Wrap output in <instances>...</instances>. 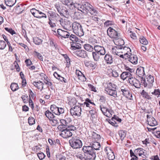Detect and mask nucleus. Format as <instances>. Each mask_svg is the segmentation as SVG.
<instances>
[{"label": "nucleus", "instance_id": "1", "mask_svg": "<svg viewBox=\"0 0 160 160\" xmlns=\"http://www.w3.org/2000/svg\"><path fill=\"white\" fill-rule=\"evenodd\" d=\"M61 2L63 4L67 5L71 10L77 8L82 13H85V11H88L92 15H95L96 13V10L93 8V6L86 2H83L82 5L79 3L74 2L72 0H61Z\"/></svg>", "mask_w": 160, "mask_h": 160}, {"label": "nucleus", "instance_id": "2", "mask_svg": "<svg viewBox=\"0 0 160 160\" xmlns=\"http://www.w3.org/2000/svg\"><path fill=\"white\" fill-rule=\"evenodd\" d=\"M56 26L55 23H52L51 21V30L52 33L55 35H59L62 38H68L70 35L69 33L67 31L63 30L61 29H57V32L56 31L57 28H56Z\"/></svg>", "mask_w": 160, "mask_h": 160}, {"label": "nucleus", "instance_id": "3", "mask_svg": "<svg viewBox=\"0 0 160 160\" xmlns=\"http://www.w3.org/2000/svg\"><path fill=\"white\" fill-rule=\"evenodd\" d=\"M76 130V128L73 125H70L66 127V129L62 132L59 133V135L63 138H67L71 137L73 132Z\"/></svg>", "mask_w": 160, "mask_h": 160}, {"label": "nucleus", "instance_id": "4", "mask_svg": "<svg viewBox=\"0 0 160 160\" xmlns=\"http://www.w3.org/2000/svg\"><path fill=\"white\" fill-rule=\"evenodd\" d=\"M70 146L74 149H78L81 148L82 146V142L79 137H72L69 140Z\"/></svg>", "mask_w": 160, "mask_h": 160}, {"label": "nucleus", "instance_id": "5", "mask_svg": "<svg viewBox=\"0 0 160 160\" xmlns=\"http://www.w3.org/2000/svg\"><path fill=\"white\" fill-rule=\"evenodd\" d=\"M72 28L74 32L77 35L80 37L84 35V32L80 24L76 22H74L72 24Z\"/></svg>", "mask_w": 160, "mask_h": 160}, {"label": "nucleus", "instance_id": "6", "mask_svg": "<svg viewBox=\"0 0 160 160\" xmlns=\"http://www.w3.org/2000/svg\"><path fill=\"white\" fill-rule=\"evenodd\" d=\"M54 6L61 16H64L66 18H68L69 16V12L67 9L65 8L61 9V8L59 4H55Z\"/></svg>", "mask_w": 160, "mask_h": 160}, {"label": "nucleus", "instance_id": "7", "mask_svg": "<svg viewBox=\"0 0 160 160\" xmlns=\"http://www.w3.org/2000/svg\"><path fill=\"white\" fill-rule=\"evenodd\" d=\"M108 35L111 38L118 39L120 37V34L111 27H109L107 30Z\"/></svg>", "mask_w": 160, "mask_h": 160}, {"label": "nucleus", "instance_id": "8", "mask_svg": "<svg viewBox=\"0 0 160 160\" xmlns=\"http://www.w3.org/2000/svg\"><path fill=\"white\" fill-rule=\"evenodd\" d=\"M154 79L153 77L151 75H149L147 77L146 80L144 78L143 79L141 80V82L142 83V85L145 87L148 86L149 87H151L154 82Z\"/></svg>", "mask_w": 160, "mask_h": 160}, {"label": "nucleus", "instance_id": "9", "mask_svg": "<svg viewBox=\"0 0 160 160\" xmlns=\"http://www.w3.org/2000/svg\"><path fill=\"white\" fill-rule=\"evenodd\" d=\"M70 111L72 116H80L82 111L81 107L79 105H76L73 108H71Z\"/></svg>", "mask_w": 160, "mask_h": 160}, {"label": "nucleus", "instance_id": "10", "mask_svg": "<svg viewBox=\"0 0 160 160\" xmlns=\"http://www.w3.org/2000/svg\"><path fill=\"white\" fill-rule=\"evenodd\" d=\"M30 12L35 17L38 18H41L46 17V14L42 12L35 8H33L31 10Z\"/></svg>", "mask_w": 160, "mask_h": 160}, {"label": "nucleus", "instance_id": "11", "mask_svg": "<svg viewBox=\"0 0 160 160\" xmlns=\"http://www.w3.org/2000/svg\"><path fill=\"white\" fill-rule=\"evenodd\" d=\"M105 152L109 160H113L115 158L113 151L109 147H106L104 149Z\"/></svg>", "mask_w": 160, "mask_h": 160}, {"label": "nucleus", "instance_id": "12", "mask_svg": "<svg viewBox=\"0 0 160 160\" xmlns=\"http://www.w3.org/2000/svg\"><path fill=\"white\" fill-rule=\"evenodd\" d=\"M128 81L130 84L134 86L135 88H140L141 84L138 79L132 77L128 78Z\"/></svg>", "mask_w": 160, "mask_h": 160}, {"label": "nucleus", "instance_id": "13", "mask_svg": "<svg viewBox=\"0 0 160 160\" xmlns=\"http://www.w3.org/2000/svg\"><path fill=\"white\" fill-rule=\"evenodd\" d=\"M147 122L148 124L151 126H155L158 125V123L156 119L150 115H147Z\"/></svg>", "mask_w": 160, "mask_h": 160}, {"label": "nucleus", "instance_id": "14", "mask_svg": "<svg viewBox=\"0 0 160 160\" xmlns=\"http://www.w3.org/2000/svg\"><path fill=\"white\" fill-rule=\"evenodd\" d=\"M121 91L122 92V94L127 98L130 99L132 100V95L130 93V91L127 88H125L122 87L121 89Z\"/></svg>", "mask_w": 160, "mask_h": 160}, {"label": "nucleus", "instance_id": "15", "mask_svg": "<svg viewBox=\"0 0 160 160\" xmlns=\"http://www.w3.org/2000/svg\"><path fill=\"white\" fill-rule=\"evenodd\" d=\"M136 74L141 78L142 80L144 78L143 77L145 75L144 68L142 67L138 68L136 71Z\"/></svg>", "mask_w": 160, "mask_h": 160}, {"label": "nucleus", "instance_id": "16", "mask_svg": "<svg viewBox=\"0 0 160 160\" xmlns=\"http://www.w3.org/2000/svg\"><path fill=\"white\" fill-rule=\"evenodd\" d=\"M100 108L101 111L104 115L108 117H111V111L109 110L106 107H102L101 105L100 106Z\"/></svg>", "mask_w": 160, "mask_h": 160}, {"label": "nucleus", "instance_id": "17", "mask_svg": "<svg viewBox=\"0 0 160 160\" xmlns=\"http://www.w3.org/2000/svg\"><path fill=\"white\" fill-rule=\"evenodd\" d=\"M129 58V61L132 63L134 64H136L138 63V58L137 56L134 54H131L130 55H128V56H127Z\"/></svg>", "mask_w": 160, "mask_h": 160}, {"label": "nucleus", "instance_id": "18", "mask_svg": "<svg viewBox=\"0 0 160 160\" xmlns=\"http://www.w3.org/2000/svg\"><path fill=\"white\" fill-rule=\"evenodd\" d=\"M82 150L84 152V155L85 156H86V155H87L88 154L94 151L92 147L90 146L89 145L84 146L82 148Z\"/></svg>", "mask_w": 160, "mask_h": 160}, {"label": "nucleus", "instance_id": "19", "mask_svg": "<svg viewBox=\"0 0 160 160\" xmlns=\"http://www.w3.org/2000/svg\"><path fill=\"white\" fill-rule=\"evenodd\" d=\"M90 146L92 147V149L95 151V150H98L101 147L100 143L99 142L92 141V142H90Z\"/></svg>", "mask_w": 160, "mask_h": 160}, {"label": "nucleus", "instance_id": "20", "mask_svg": "<svg viewBox=\"0 0 160 160\" xmlns=\"http://www.w3.org/2000/svg\"><path fill=\"white\" fill-rule=\"evenodd\" d=\"M132 74L131 73L128 71H126L123 72L121 75L120 77L121 79L124 80L129 78H132Z\"/></svg>", "mask_w": 160, "mask_h": 160}, {"label": "nucleus", "instance_id": "21", "mask_svg": "<svg viewBox=\"0 0 160 160\" xmlns=\"http://www.w3.org/2000/svg\"><path fill=\"white\" fill-rule=\"evenodd\" d=\"M76 55L82 58H86L88 57L87 52L84 50H80L76 51Z\"/></svg>", "mask_w": 160, "mask_h": 160}, {"label": "nucleus", "instance_id": "22", "mask_svg": "<svg viewBox=\"0 0 160 160\" xmlns=\"http://www.w3.org/2000/svg\"><path fill=\"white\" fill-rule=\"evenodd\" d=\"M85 157L88 160H94L96 157V152L94 151L88 154Z\"/></svg>", "mask_w": 160, "mask_h": 160}, {"label": "nucleus", "instance_id": "23", "mask_svg": "<svg viewBox=\"0 0 160 160\" xmlns=\"http://www.w3.org/2000/svg\"><path fill=\"white\" fill-rule=\"evenodd\" d=\"M104 59L108 64H111L113 62L112 57L109 54H106L104 57Z\"/></svg>", "mask_w": 160, "mask_h": 160}, {"label": "nucleus", "instance_id": "24", "mask_svg": "<svg viewBox=\"0 0 160 160\" xmlns=\"http://www.w3.org/2000/svg\"><path fill=\"white\" fill-rule=\"evenodd\" d=\"M105 90L107 94L114 97H115L117 96V92L116 90L105 89Z\"/></svg>", "mask_w": 160, "mask_h": 160}, {"label": "nucleus", "instance_id": "25", "mask_svg": "<svg viewBox=\"0 0 160 160\" xmlns=\"http://www.w3.org/2000/svg\"><path fill=\"white\" fill-rule=\"evenodd\" d=\"M33 85L38 89L41 90L43 88V83L41 81L38 82H34L33 83Z\"/></svg>", "mask_w": 160, "mask_h": 160}, {"label": "nucleus", "instance_id": "26", "mask_svg": "<svg viewBox=\"0 0 160 160\" xmlns=\"http://www.w3.org/2000/svg\"><path fill=\"white\" fill-rule=\"evenodd\" d=\"M51 146L52 147L56 148L57 147L59 143V140L58 139H56L55 140L53 139H51Z\"/></svg>", "mask_w": 160, "mask_h": 160}, {"label": "nucleus", "instance_id": "27", "mask_svg": "<svg viewBox=\"0 0 160 160\" xmlns=\"http://www.w3.org/2000/svg\"><path fill=\"white\" fill-rule=\"evenodd\" d=\"M145 151V150L142 148H138L135 150L134 152L136 155L138 154L139 156H141L142 155H144Z\"/></svg>", "mask_w": 160, "mask_h": 160}, {"label": "nucleus", "instance_id": "28", "mask_svg": "<svg viewBox=\"0 0 160 160\" xmlns=\"http://www.w3.org/2000/svg\"><path fill=\"white\" fill-rule=\"evenodd\" d=\"M55 116L51 112V124L52 126H55L58 123V121L54 118Z\"/></svg>", "mask_w": 160, "mask_h": 160}, {"label": "nucleus", "instance_id": "29", "mask_svg": "<svg viewBox=\"0 0 160 160\" xmlns=\"http://www.w3.org/2000/svg\"><path fill=\"white\" fill-rule=\"evenodd\" d=\"M6 5L10 7L13 6L16 2V0H4Z\"/></svg>", "mask_w": 160, "mask_h": 160}, {"label": "nucleus", "instance_id": "30", "mask_svg": "<svg viewBox=\"0 0 160 160\" xmlns=\"http://www.w3.org/2000/svg\"><path fill=\"white\" fill-rule=\"evenodd\" d=\"M118 134L121 141H122L126 137V132L123 130H120L118 132Z\"/></svg>", "mask_w": 160, "mask_h": 160}, {"label": "nucleus", "instance_id": "31", "mask_svg": "<svg viewBox=\"0 0 160 160\" xmlns=\"http://www.w3.org/2000/svg\"><path fill=\"white\" fill-rule=\"evenodd\" d=\"M51 47L53 50H57L58 49V45L56 41L53 40L51 41Z\"/></svg>", "mask_w": 160, "mask_h": 160}, {"label": "nucleus", "instance_id": "32", "mask_svg": "<svg viewBox=\"0 0 160 160\" xmlns=\"http://www.w3.org/2000/svg\"><path fill=\"white\" fill-rule=\"evenodd\" d=\"M58 108L55 105H51V111L52 113L53 114L54 113L55 115H57L58 113Z\"/></svg>", "mask_w": 160, "mask_h": 160}, {"label": "nucleus", "instance_id": "33", "mask_svg": "<svg viewBox=\"0 0 160 160\" xmlns=\"http://www.w3.org/2000/svg\"><path fill=\"white\" fill-rule=\"evenodd\" d=\"M93 58L94 61H98L100 59L99 54L98 52H93L92 53Z\"/></svg>", "mask_w": 160, "mask_h": 160}, {"label": "nucleus", "instance_id": "34", "mask_svg": "<svg viewBox=\"0 0 160 160\" xmlns=\"http://www.w3.org/2000/svg\"><path fill=\"white\" fill-rule=\"evenodd\" d=\"M69 38L73 42V45L75 44L76 45V44L75 42H79L78 38L74 35H71L69 37Z\"/></svg>", "mask_w": 160, "mask_h": 160}, {"label": "nucleus", "instance_id": "35", "mask_svg": "<svg viewBox=\"0 0 160 160\" xmlns=\"http://www.w3.org/2000/svg\"><path fill=\"white\" fill-rule=\"evenodd\" d=\"M117 48V50H115L114 49L112 48V52H114L116 55L119 56L121 58H124V54H121V53H122L121 52V50H120L119 49H118V48Z\"/></svg>", "mask_w": 160, "mask_h": 160}, {"label": "nucleus", "instance_id": "36", "mask_svg": "<svg viewBox=\"0 0 160 160\" xmlns=\"http://www.w3.org/2000/svg\"><path fill=\"white\" fill-rule=\"evenodd\" d=\"M83 46L84 48L88 51L92 52L93 50V47L89 44H85Z\"/></svg>", "mask_w": 160, "mask_h": 160}, {"label": "nucleus", "instance_id": "37", "mask_svg": "<svg viewBox=\"0 0 160 160\" xmlns=\"http://www.w3.org/2000/svg\"><path fill=\"white\" fill-rule=\"evenodd\" d=\"M56 18H57V15L56 14L55 12H52L51 13V21L52 22V24L53 23H55L56 24Z\"/></svg>", "mask_w": 160, "mask_h": 160}, {"label": "nucleus", "instance_id": "38", "mask_svg": "<svg viewBox=\"0 0 160 160\" xmlns=\"http://www.w3.org/2000/svg\"><path fill=\"white\" fill-rule=\"evenodd\" d=\"M140 42L144 45H147L148 43V42L146 39L142 36H140L139 38Z\"/></svg>", "mask_w": 160, "mask_h": 160}, {"label": "nucleus", "instance_id": "39", "mask_svg": "<svg viewBox=\"0 0 160 160\" xmlns=\"http://www.w3.org/2000/svg\"><path fill=\"white\" fill-rule=\"evenodd\" d=\"M77 102V100L75 98H72L69 101L68 103L70 107H72L75 105Z\"/></svg>", "mask_w": 160, "mask_h": 160}, {"label": "nucleus", "instance_id": "40", "mask_svg": "<svg viewBox=\"0 0 160 160\" xmlns=\"http://www.w3.org/2000/svg\"><path fill=\"white\" fill-rule=\"evenodd\" d=\"M21 98L24 103H28L29 100H30V99L28 96L26 94L22 95L21 97Z\"/></svg>", "mask_w": 160, "mask_h": 160}, {"label": "nucleus", "instance_id": "41", "mask_svg": "<svg viewBox=\"0 0 160 160\" xmlns=\"http://www.w3.org/2000/svg\"><path fill=\"white\" fill-rule=\"evenodd\" d=\"M105 89L116 90V86L114 84L110 82L108 84L107 87Z\"/></svg>", "mask_w": 160, "mask_h": 160}, {"label": "nucleus", "instance_id": "42", "mask_svg": "<svg viewBox=\"0 0 160 160\" xmlns=\"http://www.w3.org/2000/svg\"><path fill=\"white\" fill-rule=\"evenodd\" d=\"M10 88L12 91H15L18 89V86L17 83H12L11 85Z\"/></svg>", "mask_w": 160, "mask_h": 160}, {"label": "nucleus", "instance_id": "43", "mask_svg": "<svg viewBox=\"0 0 160 160\" xmlns=\"http://www.w3.org/2000/svg\"><path fill=\"white\" fill-rule=\"evenodd\" d=\"M34 42L37 45H40L42 42V39L38 37H35L33 38Z\"/></svg>", "mask_w": 160, "mask_h": 160}, {"label": "nucleus", "instance_id": "44", "mask_svg": "<svg viewBox=\"0 0 160 160\" xmlns=\"http://www.w3.org/2000/svg\"><path fill=\"white\" fill-rule=\"evenodd\" d=\"M124 50H126V52H124V56H125L126 55H128L127 56H128V55H130L131 54H132L131 52V50L130 48L124 47Z\"/></svg>", "mask_w": 160, "mask_h": 160}, {"label": "nucleus", "instance_id": "45", "mask_svg": "<svg viewBox=\"0 0 160 160\" xmlns=\"http://www.w3.org/2000/svg\"><path fill=\"white\" fill-rule=\"evenodd\" d=\"M76 156L77 158L81 160H88L83 155L80 153H77L76 154Z\"/></svg>", "mask_w": 160, "mask_h": 160}, {"label": "nucleus", "instance_id": "46", "mask_svg": "<svg viewBox=\"0 0 160 160\" xmlns=\"http://www.w3.org/2000/svg\"><path fill=\"white\" fill-rule=\"evenodd\" d=\"M7 46L6 42L3 40H0V49H4Z\"/></svg>", "mask_w": 160, "mask_h": 160}, {"label": "nucleus", "instance_id": "47", "mask_svg": "<svg viewBox=\"0 0 160 160\" xmlns=\"http://www.w3.org/2000/svg\"><path fill=\"white\" fill-rule=\"evenodd\" d=\"M104 25L106 27H109L114 25L113 22L112 21L107 20L104 23Z\"/></svg>", "mask_w": 160, "mask_h": 160}, {"label": "nucleus", "instance_id": "48", "mask_svg": "<svg viewBox=\"0 0 160 160\" xmlns=\"http://www.w3.org/2000/svg\"><path fill=\"white\" fill-rule=\"evenodd\" d=\"M57 128L62 132L66 129V127L63 125H60L58 126Z\"/></svg>", "mask_w": 160, "mask_h": 160}, {"label": "nucleus", "instance_id": "49", "mask_svg": "<svg viewBox=\"0 0 160 160\" xmlns=\"http://www.w3.org/2000/svg\"><path fill=\"white\" fill-rule=\"evenodd\" d=\"M28 122L30 125H33L35 123V119L32 117H29L28 118Z\"/></svg>", "mask_w": 160, "mask_h": 160}, {"label": "nucleus", "instance_id": "50", "mask_svg": "<svg viewBox=\"0 0 160 160\" xmlns=\"http://www.w3.org/2000/svg\"><path fill=\"white\" fill-rule=\"evenodd\" d=\"M74 15L76 18H77V19H80L82 16V13L80 12H74Z\"/></svg>", "mask_w": 160, "mask_h": 160}, {"label": "nucleus", "instance_id": "51", "mask_svg": "<svg viewBox=\"0 0 160 160\" xmlns=\"http://www.w3.org/2000/svg\"><path fill=\"white\" fill-rule=\"evenodd\" d=\"M112 76L114 78H117L119 76L118 72L116 70L113 69L112 72Z\"/></svg>", "mask_w": 160, "mask_h": 160}, {"label": "nucleus", "instance_id": "52", "mask_svg": "<svg viewBox=\"0 0 160 160\" xmlns=\"http://www.w3.org/2000/svg\"><path fill=\"white\" fill-rule=\"evenodd\" d=\"M5 29L8 32H9L12 35H13L15 34V32L11 28H5Z\"/></svg>", "mask_w": 160, "mask_h": 160}, {"label": "nucleus", "instance_id": "53", "mask_svg": "<svg viewBox=\"0 0 160 160\" xmlns=\"http://www.w3.org/2000/svg\"><path fill=\"white\" fill-rule=\"evenodd\" d=\"M60 122L61 123V125H63L66 127L68 126H70L68 125V122H67V121L65 119H61L60 120Z\"/></svg>", "mask_w": 160, "mask_h": 160}, {"label": "nucleus", "instance_id": "54", "mask_svg": "<svg viewBox=\"0 0 160 160\" xmlns=\"http://www.w3.org/2000/svg\"><path fill=\"white\" fill-rule=\"evenodd\" d=\"M98 52L99 53V54L100 55H105L106 53V51L104 48L103 47Z\"/></svg>", "mask_w": 160, "mask_h": 160}, {"label": "nucleus", "instance_id": "55", "mask_svg": "<svg viewBox=\"0 0 160 160\" xmlns=\"http://www.w3.org/2000/svg\"><path fill=\"white\" fill-rule=\"evenodd\" d=\"M37 155L40 160L43 159L45 157L44 154L42 152L38 153L37 154Z\"/></svg>", "mask_w": 160, "mask_h": 160}, {"label": "nucleus", "instance_id": "56", "mask_svg": "<svg viewBox=\"0 0 160 160\" xmlns=\"http://www.w3.org/2000/svg\"><path fill=\"white\" fill-rule=\"evenodd\" d=\"M34 53L35 55L37 56L40 60H42L43 57L40 53H38L36 51H35Z\"/></svg>", "mask_w": 160, "mask_h": 160}, {"label": "nucleus", "instance_id": "57", "mask_svg": "<svg viewBox=\"0 0 160 160\" xmlns=\"http://www.w3.org/2000/svg\"><path fill=\"white\" fill-rule=\"evenodd\" d=\"M102 47L100 46L96 45L94 46L93 49H94L95 52H98Z\"/></svg>", "mask_w": 160, "mask_h": 160}, {"label": "nucleus", "instance_id": "58", "mask_svg": "<svg viewBox=\"0 0 160 160\" xmlns=\"http://www.w3.org/2000/svg\"><path fill=\"white\" fill-rule=\"evenodd\" d=\"M112 121H113V120H116L119 122H120L122 121V119L121 118L115 115H114V117L112 118Z\"/></svg>", "mask_w": 160, "mask_h": 160}, {"label": "nucleus", "instance_id": "59", "mask_svg": "<svg viewBox=\"0 0 160 160\" xmlns=\"http://www.w3.org/2000/svg\"><path fill=\"white\" fill-rule=\"evenodd\" d=\"M58 113H57V115H59L61 114H62L64 112V111L63 109V108H58Z\"/></svg>", "mask_w": 160, "mask_h": 160}, {"label": "nucleus", "instance_id": "60", "mask_svg": "<svg viewBox=\"0 0 160 160\" xmlns=\"http://www.w3.org/2000/svg\"><path fill=\"white\" fill-rule=\"evenodd\" d=\"M152 93L155 95H158V96L157 97H158L160 94V92L158 89H155L154 91L152 92Z\"/></svg>", "mask_w": 160, "mask_h": 160}, {"label": "nucleus", "instance_id": "61", "mask_svg": "<svg viewBox=\"0 0 160 160\" xmlns=\"http://www.w3.org/2000/svg\"><path fill=\"white\" fill-rule=\"evenodd\" d=\"M78 78L82 82H85L86 80V77L84 76V74H83L82 76H81L79 77Z\"/></svg>", "mask_w": 160, "mask_h": 160}, {"label": "nucleus", "instance_id": "62", "mask_svg": "<svg viewBox=\"0 0 160 160\" xmlns=\"http://www.w3.org/2000/svg\"><path fill=\"white\" fill-rule=\"evenodd\" d=\"M108 122L110 124H111L113 126L115 127H117L118 126L117 123H116V122L114 121V120H113V121H112V119L111 120H109Z\"/></svg>", "mask_w": 160, "mask_h": 160}, {"label": "nucleus", "instance_id": "63", "mask_svg": "<svg viewBox=\"0 0 160 160\" xmlns=\"http://www.w3.org/2000/svg\"><path fill=\"white\" fill-rule=\"evenodd\" d=\"M92 135L93 138H94L99 139H100L101 138L100 136L96 133L94 132Z\"/></svg>", "mask_w": 160, "mask_h": 160}, {"label": "nucleus", "instance_id": "64", "mask_svg": "<svg viewBox=\"0 0 160 160\" xmlns=\"http://www.w3.org/2000/svg\"><path fill=\"white\" fill-rule=\"evenodd\" d=\"M25 62L27 65V66H29L32 64V62L29 59H27L25 61Z\"/></svg>", "mask_w": 160, "mask_h": 160}]
</instances>
